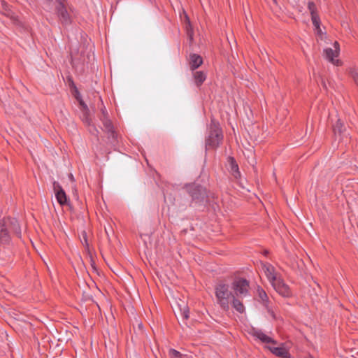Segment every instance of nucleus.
<instances>
[{"instance_id": "1", "label": "nucleus", "mask_w": 358, "mask_h": 358, "mask_svg": "<svg viewBox=\"0 0 358 358\" xmlns=\"http://www.w3.org/2000/svg\"><path fill=\"white\" fill-rule=\"evenodd\" d=\"M264 272L274 289L283 297L292 296V291L281 275L275 271V267L269 264L265 263L262 266Z\"/></svg>"}, {"instance_id": "2", "label": "nucleus", "mask_w": 358, "mask_h": 358, "mask_svg": "<svg viewBox=\"0 0 358 358\" xmlns=\"http://www.w3.org/2000/svg\"><path fill=\"white\" fill-rule=\"evenodd\" d=\"M231 289V286L224 282H218L215 287L217 303L224 311L229 310L230 301L234 296Z\"/></svg>"}, {"instance_id": "3", "label": "nucleus", "mask_w": 358, "mask_h": 358, "mask_svg": "<svg viewBox=\"0 0 358 358\" xmlns=\"http://www.w3.org/2000/svg\"><path fill=\"white\" fill-rule=\"evenodd\" d=\"M249 282L243 278H236L231 283L233 295L238 298H245L249 294Z\"/></svg>"}, {"instance_id": "4", "label": "nucleus", "mask_w": 358, "mask_h": 358, "mask_svg": "<svg viewBox=\"0 0 358 358\" xmlns=\"http://www.w3.org/2000/svg\"><path fill=\"white\" fill-rule=\"evenodd\" d=\"M0 227L6 228V230L11 235L21 238V227L16 218L11 217H3L0 220Z\"/></svg>"}, {"instance_id": "5", "label": "nucleus", "mask_w": 358, "mask_h": 358, "mask_svg": "<svg viewBox=\"0 0 358 358\" xmlns=\"http://www.w3.org/2000/svg\"><path fill=\"white\" fill-rule=\"evenodd\" d=\"M55 11L58 18L63 25L71 23V16L66 9V0H56Z\"/></svg>"}, {"instance_id": "6", "label": "nucleus", "mask_w": 358, "mask_h": 358, "mask_svg": "<svg viewBox=\"0 0 358 358\" xmlns=\"http://www.w3.org/2000/svg\"><path fill=\"white\" fill-rule=\"evenodd\" d=\"M187 190L192 200L196 202L203 201L207 196L206 189L199 185H189Z\"/></svg>"}, {"instance_id": "7", "label": "nucleus", "mask_w": 358, "mask_h": 358, "mask_svg": "<svg viewBox=\"0 0 358 358\" xmlns=\"http://www.w3.org/2000/svg\"><path fill=\"white\" fill-rule=\"evenodd\" d=\"M334 49H332L331 48H328L324 49V53L326 59L329 60L332 64L338 66L340 65L341 62L338 59L335 60L334 58L337 57L339 54L340 50V45L339 43L337 41H335L334 43Z\"/></svg>"}, {"instance_id": "8", "label": "nucleus", "mask_w": 358, "mask_h": 358, "mask_svg": "<svg viewBox=\"0 0 358 358\" xmlns=\"http://www.w3.org/2000/svg\"><path fill=\"white\" fill-rule=\"evenodd\" d=\"M257 300L262 304L264 307L267 310L268 313L275 318L274 312L271 310L269 306V299L266 292L260 287H258L257 289Z\"/></svg>"}, {"instance_id": "9", "label": "nucleus", "mask_w": 358, "mask_h": 358, "mask_svg": "<svg viewBox=\"0 0 358 358\" xmlns=\"http://www.w3.org/2000/svg\"><path fill=\"white\" fill-rule=\"evenodd\" d=\"M53 190L57 202L64 206L67 203L68 199L66 192L58 182H53Z\"/></svg>"}, {"instance_id": "10", "label": "nucleus", "mask_w": 358, "mask_h": 358, "mask_svg": "<svg viewBox=\"0 0 358 358\" xmlns=\"http://www.w3.org/2000/svg\"><path fill=\"white\" fill-rule=\"evenodd\" d=\"M251 335L263 343L277 344V341L275 340L264 334L261 329H252L251 331Z\"/></svg>"}, {"instance_id": "11", "label": "nucleus", "mask_w": 358, "mask_h": 358, "mask_svg": "<svg viewBox=\"0 0 358 358\" xmlns=\"http://www.w3.org/2000/svg\"><path fill=\"white\" fill-rule=\"evenodd\" d=\"M267 348L275 356L279 357L280 358H289L290 354L289 350L284 346L283 344H281L278 347L268 346Z\"/></svg>"}, {"instance_id": "12", "label": "nucleus", "mask_w": 358, "mask_h": 358, "mask_svg": "<svg viewBox=\"0 0 358 358\" xmlns=\"http://www.w3.org/2000/svg\"><path fill=\"white\" fill-rule=\"evenodd\" d=\"M227 166L229 171L234 178L236 180L239 179L241 178V172L238 164L233 157H229L227 158Z\"/></svg>"}, {"instance_id": "13", "label": "nucleus", "mask_w": 358, "mask_h": 358, "mask_svg": "<svg viewBox=\"0 0 358 358\" xmlns=\"http://www.w3.org/2000/svg\"><path fill=\"white\" fill-rule=\"evenodd\" d=\"M203 64L202 57L197 54H191L189 55V69L194 71Z\"/></svg>"}, {"instance_id": "14", "label": "nucleus", "mask_w": 358, "mask_h": 358, "mask_svg": "<svg viewBox=\"0 0 358 358\" xmlns=\"http://www.w3.org/2000/svg\"><path fill=\"white\" fill-rule=\"evenodd\" d=\"M12 236L6 228L0 227V245H8L11 241Z\"/></svg>"}, {"instance_id": "15", "label": "nucleus", "mask_w": 358, "mask_h": 358, "mask_svg": "<svg viewBox=\"0 0 358 358\" xmlns=\"http://www.w3.org/2000/svg\"><path fill=\"white\" fill-rule=\"evenodd\" d=\"M206 73L202 71H196L193 73L194 83L199 87L206 79Z\"/></svg>"}, {"instance_id": "16", "label": "nucleus", "mask_w": 358, "mask_h": 358, "mask_svg": "<svg viewBox=\"0 0 358 358\" xmlns=\"http://www.w3.org/2000/svg\"><path fill=\"white\" fill-rule=\"evenodd\" d=\"M222 136H208L206 139V145L208 148H214L219 145Z\"/></svg>"}, {"instance_id": "17", "label": "nucleus", "mask_w": 358, "mask_h": 358, "mask_svg": "<svg viewBox=\"0 0 358 358\" xmlns=\"http://www.w3.org/2000/svg\"><path fill=\"white\" fill-rule=\"evenodd\" d=\"M332 127L334 134H341L347 131L346 126L340 119H338Z\"/></svg>"}, {"instance_id": "18", "label": "nucleus", "mask_w": 358, "mask_h": 358, "mask_svg": "<svg viewBox=\"0 0 358 358\" xmlns=\"http://www.w3.org/2000/svg\"><path fill=\"white\" fill-rule=\"evenodd\" d=\"M241 299L242 298L233 296V299L230 301L231 302L233 308L239 313H243L245 310L243 303L241 301Z\"/></svg>"}, {"instance_id": "19", "label": "nucleus", "mask_w": 358, "mask_h": 358, "mask_svg": "<svg viewBox=\"0 0 358 358\" xmlns=\"http://www.w3.org/2000/svg\"><path fill=\"white\" fill-rule=\"evenodd\" d=\"M221 127L218 121L212 118L209 125V134H220Z\"/></svg>"}, {"instance_id": "20", "label": "nucleus", "mask_w": 358, "mask_h": 358, "mask_svg": "<svg viewBox=\"0 0 358 358\" xmlns=\"http://www.w3.org/2000/svg\"><path fill=\"white\" fill-rule=\"evenodd\" d=\"M101 120L103 124L106 131H107L108 133H111L112 134H114L116 132L115 131L112 122L110 121V120L108 119V117H105V118H101Z\"/></svg>"}, {"instance_id": "21", "label": "nucleus", "mask_w": 358, "mask_h": 358, "mask_svg": "<svg viewBox=\"0 0 358 358\" xmlns=\"http://www.w3.org/2000/svg\"><path fill=\"white\" fill-rule=\"evenodd\" d=\"M169 356L170 358H189L187 355H183L179 351L173 348L169 349Z\"/></svg>"}, {"instance_id": "22", "label": "nucleus", "mask_w": 358, "mask_h": 358, "mask_svg": "<svg viewBox=\"0 0 358 358\" xmlns=\"http://www.w3.org/2000/svg\"><path fill=\"white\" fill-rule=\"evenodd\" d=\"M311 20H312L313 24L315 27V29H317V31L320 32L321 31L320 30V19L318 14L311 15Z\"/></svg>"}, {"instance_id": "23", "label": "nucleus", "mask_w": 358, "mask_h": 358, "mask_svg": "<svg viewBox=\"0 0 358 358\" xmlns=\"http://www.w3.org/2000/svg\"><path fill=\"white\" fill-rule=\"evenodd\" d=\"M349 74L353 79L355 83L358 86V71L355 68H350L349 69Z\"/></svg>"}, {"instance_id": "24", "label": "nucleus", "mask_w": 358, "mask_h": 358, "mask_svg": "<svg viewBox=\"0 0 358 358\" xmlns=\"http://www.w3.org/2000/svg\"><path fill=\"white\" fill-rule=\"evenodd\" d=\"M308 9L310 11V15H313L317 14V13L316 5H315V3L314 2L309 1L308 3Z\"/></svg>"}, {"instance_id": "25", "label": "nucleus", "mask_w": 358, "mask_h": 358, "mask_svg": "<svg viewBox=\"0 0 358 358\" xmlns=\"http://www.w3.org/2000/svg\"><path fill=\"white\" fill-rule=\"evenodd\" d=\"M82 236H83V238L81 239V243H82L83 245H84L85 248H88L89 244H88V241H87V233L85 231H83L82 232Z\"/></svg>"}, {"instance_id": "26", "label": "nucleus", "mask_w": 358, "mask_h": 358, "mask_svg": "<svg viewBox=\"0 0 358 358\" xmlns=\"http://www.w3.org/2000/svg\"><path fill=\"white\" fill-rule=\"evenodd\" d=\"M185 17H186V20L187 21V34H188L190 40H192V31L189 30V27H190V22H189V17L187 15Z\"/></svg>"}, {"instance_id": "27", "label": "nucleus", "mask_w": 358, "mask_h": 358, "mask_svg": "<svg viewBox=\"0 0 358 358\" xmlns=\"http://www.w3.org/2000/svg\"><path fill=\"white\" fill-rule=\"evenodd\" d=\"M182 316L183 317V319H188L189 318V310L187 308V309H185L182 313Z\"/></svg>"}, {"instance_id": "28", "label": "nucleus", "mask_w": 358, "mask_h": 358, "mask_svg": "<svg viewBox=\"0 0 358 358\" xmlns=\"http://www.w3.org/2000/svg\"><path fill=\"white\" fill-rule=\"evenodd\" d=\"M101 118H105V117H108V113L106 111V109L105 108V107H103V108H101Z\"/></svg>"}, {"instance_id": "29", "label": "nucleus", "mask_w": 358, "mask_h": 358, "mask_svg": "<svg viewBox=\"0 0 358 358\" xmlns=\"http://www.w3.org/2000/svg\"><path fill=\"white\" fill-rule=\"evenodd\" d=\"M117 136L112 135V136H108L107 137H108V140H110V141L111 140V141H116V140H117V139H116V137H117Z\"/></svg>"}, {"instance_id": "30", "label": "nucleus", "mask_w": 358, "mask_h": 358, "mask_svg": "<svg viewBox=\"0 0 358 358\" xmlns=\"http://www.w3.org/2000/svg\"><path fill=\"white\" fill-rule=\"evenodd\" d=\"M80 104L85 110H87V106L83 102V101H80Z\"/></svg>"}, {"instance_id": "31", "label": "nucleus", "mask_w": 358, "mask_h": 358, "mask_svg": "<svg viewBox=\"0 0 358 358\" xmlns=\"http://www.w3.org/2000/svg\"><path fill=\"white\" fill-rule=\"evenodd\" d=\"M306 358H314L312 355H308Z\"/></svg>"}, {"instance_id": "32", "label": "nucleus", "mask_w": 358, "mask_h": 358, "mask_svg": "<svg viewBox=\"0 0 358 358\" xmlns=\"http://www.w3.org/2000/svg\"><path fill=\"white\" fill-rule=\"evenodd\" d=\"M48 2L50 3L52 1V0H46Z\"/></svg>"}]
</instances>
